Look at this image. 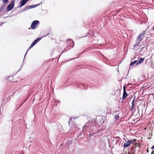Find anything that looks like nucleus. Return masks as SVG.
Returning <instances> with one entry per match:
<instances>
[{"label": "nucleus", "mask_w": 154, "mask_h": 154, "mask_svg": "<svg viewBox=\"0 0 154 154\" xmlns=\"http://www.w3.org/2000/svg\"><path fill=\"white\" fill-rule=\"evenodd\" d=\"M70 79L69 78H68L67 81H65L64 83H63V84L66 85L67 84H69L70 86H73L74 87H85V85L83 83H79L77 82H72V83L71 82L69 83V81Z\"/></svg>", "instance_id": "obj_1"}, {"label": "nucleus", "mask_w": 154, "mask_h": 154, "mask_svg": "<svg viewBox=\"0 0 154 154\" xmlns=\"http://www.w3.org/2000/svg\"><path fill=\"white\" fill-rule=\"evenodd\" d=\"M67 42L69 41V42H68V44L67 45L66 48L60 54L59 57L63 53L69 50L70 48H73L74 47V43L72 40H71V39H68L67 40Z\"/></svg>", "instance_id": "obj_2"}, {"label": "nucleus", "mask_w": 154, "mask_h": 154, "mask_svg": "<svg viewBox=\"0 0 154 154\" xmlns=\"http://www.w3.org/2000/svg\"><path fill=\"white\" fill-rule=\"evenodd\" d=\"M42 3V2H41L38 4L35 5H28L26 6L23 9L21 10L20 12V13H21L22 12H24L25 11L31 8H34L37 7L39 6Z\"/></svg>", "instance_id": "obj_3"}, {"label": "nucleus", "mask_w": 154, "mask_h": 154, "mask_svg": "<svg viewBox=\"0 0 154 154\" xmlns=\"http://www.w3.org/2000/svg\"><path fill=\"white\" fill-rule=\"evenodd\" d=\"M15 0H12L10 4L7 6L6 10V12H8L12 10L14 8L15 5Z\"/></svg>", "instance_id": "obj_4"}, {"label": "nucleus", "mask_w": 154, "mask_h": 154, "mask_svg": "<svg viewBox=\"0 0 154 154\" xmlns=\"http://www.w3.org/2000/svg\"><path fill=\"white\" fill-rule=\"evenodd\" d=\"M40 24L39 21L38 20L33 21L31 25V28L32 29L34 30L36 29Z\"/></svg>", "instance_id": "obj_5"}, {"label": "nucleus", "mask_w": 154, "mask_h": 154, "mask_svg": "<svg viewBox=\"0 0 154 154\" xmlns=\"http://www.w3.org/2000/svg\"><path fill=\"white\" fill-rule=\"evenodd\" d=\"M125 88L126 87H123L124 91L123 94V97H122V98L123 100H125L128 95L126 93Z\"/></svg>", "instance_id": "obj_6"}, {"label": "nucleus", "mask_w": 154, "mask_h": 154, "mask_svg": "<svg viewBox=\"0 0 154 154\" xmlns=\"http://www.w3.org/2000/svg\"><path fill=\"white\" fill-rule=\"evenodd\" d=\"M27 2H26L22 0H21L20 2V5L19 6H18L17 8H21L23 6H24L26 4Z\"/></svg>", "instance_id": "obj_7"}, {"label": "nucleus", "mask_w": 154, "mask_h": 154, "mask_svg": "<svg viewBox=\"0 0 154 154\" xmlns=\"http://www.w3.org/2000/svg\"><path fill=\"white\" fill-rule=\"evenodd\" d=\"M98 119H99V120L96 119V120L97 121V122L99 123V124L102 125L103 124L104 122V119H103V117H100L98 118Z\"/></svg>", "instance_id": "obj_8"}, {"label": "nucleus", "mask_w": 154, "mask_h": 154, "mask_svg": "<svg viewBox=\"0 0 154 154\" xmlns=\"http://www.w3.org/2000/svg\"><path fill=\"white\" fill-rule=\"evenodd\" d=\"M131 143V140H128L126 143H125L123 145L124 148H125L128 147Z\"/></svg>", "instance_id": "obj_9"}, {"label": "nucleus", "mask_w": 154, "mask_h": 154, "mask_svg": "<svg viewBox=\"0 0 154 154\" xmlns=\"http://www.w3.org/2000/svg\"><path fill=\"white\" fill-rule=\"evenodd\" d=\"M42 39L41 37L35 39L32 43L34 45H35L38 42H39Z\"/></svg>", "instance_id": "obj_10"}, {"label": "nucleus", "mask_w": 154, "mask_h": 154, "mask_svg": "<svg viewBox=\"0 0 154 154\" xmlns=\"http://www.w3.org/2000/svg\"><path fill=\"white\" fill-rule=\"evenodd\" d=\"M143 37L141 36V35H139L137 38V42H140L143 39Z\"/></svg>", "instance_id": "obj_11"}, {"label": "nucleus", "mask_w": 154, "mask_h": 154, "mask_svg": "<svg viewBox=\"0 0 154 154\" xmlns=\"http://www.w3.org/2000/svg\"><path fill=\"white\" fill-rule=\"evenodd\" d=\"M138 61L137 60H135L133 62H131L130 64V66H132L134 65V64H136V65H138V64H137Z\"/></svg>", "instance_id": "obj_12"}, {"label": "nucleus", "mask_w": 154, "mask_h": 154, "mask_svg": "<svg viewBox=\"0 0 154 154\" xmlns=\"http://www.w3.org/2000/svg\"><path fill=\"white\" fill-rule=\"evenodd\" d=\"M144 58H140L138 61L137 64L139 65L142 63L144 61Z\"/></svg>", "instance_id": "obj_13"}, {"label": "nucleus", "mask_w": 154, "mask_h": 154, "mask_svg": "<svg viewBox=\"0 0 154 154\" xmlns=\"http://www.w3.org/2000/svg\"><path fill=\"white\" fill-rule=\"evenodd\" d=\"M34 46V45L32 43L31 45H30V46L29 47V48H28V50L27 51H26L25 54V55H24V58H25V57L26 56V54L28 52V50H30L31 48L32 47H33V46Z\"/></svg>", "instance_id": "obj_14"}, {"label": "nucleus", "mask_w": 154, "mask_h": 154, "mask_svg": "<svg viewBox=\"0 0 154 154\" xmlns=\"http://www.w3.org/2000/svg\"><path fill=\"white\" fill-rule=\"evenodd\" d=\"M147 49V47H146V46H144L143 47H142L141 48V49L140 50V51L139 52L140 53H141V52L143 51V50H145V51H146V50Z\"/></svg>", "instance_id": "obj_15"}, {"label": "nucleus", "mask_w": 154, "mask_h": 154, "mask_svg": "<svg viewBox=\"0 0 154 154\" xmlns=\"http://www.w3.org/2000/svg\"><path fill=\"white\" fill-rule=\"evenodd\" d=\"M134 99L132 102V106L131 108V110H132L134 109Z\"/></svg>", "instance_id": "obj_16"}, {"label": "nucleus", "mask_w": 154, "mask_h": 154, "mask_svg": "<svg viewBox=\"0 0 154 154\" xmlns=\"http://www.w3.org/2000/svg\"><path fill=\"white\" fill-rule=\"evenodd\" d=\"M6 4H3L2 6L0 7V10L1 11H2V10H3L4 8L5 7V5H6Z\"/></svg>", "instance_id": "obj_17"}, {"label": "nucleus", "mask_w": 154, "mask_h": 154, "mask_svg": "<svg viewBox=\"0 0 154 154\" xmlns=\"http://www.w3.org/2000/svg\"><path fill=\"white\" fill-rule=\"evenodd\" d=\"M3 4L7 5L8 3L9 0H2Z\"/></svg>", "instance_id": "obj_18"}, {"label": "nucleus", "mask_w": 154, "mask_h": 154, "mask_svg": "<svg viewBox=\"0 0 154 154\" xmlns=\"http://www.w3.org/2000/svg\"><path fill=\"white\" fill-rule=\"evenodd\" d=\"M146 32V31L144 30L142 32H141V33H140L139 35H141V36L142 37H144L143 35H144Z\"/></svg>", "instance_id": "obj_19"}, {"label": "nucleus", "mask_w": 154, "mask_h": 154, "mask_svg": "<svg viewBox=\"0 0 154 154\" xmlns=\"http://www.w3.org/2000/svg\"><path fill=\"white\" fill-rule=\"evenodd\" d=\"M116 3H115L114 2H112L110 4V7H112L113 6L115 7L117 5H115V4Z\"/></svg>", "instance_id": "obj_20"}, {"label": "nucleus", "mask_w": 154, "mask_h": 154, "mask_svg": "<svg viewBox=\"0 0 154 154\" xmlns=\"http://www.w3.org/2000/svg\"><path fill=\"white\" fill-rule=\"evenodd\" d=\"M101 56L103 57L105 60L107 61V62H108V61H110L109 59L105 57L103 55H101Z\"/></svg>", "instance_id": "obj_21"}, {"label": "nucleus", "mask_w": 154, "mask_h": 154, "mask_svg": "<svg viewBox=\"0 0 154 154\" xmlns=\"http://www.w3.org/2000/svg\"><path fill=\"white\" fill-rule=\"evenodd\" d=\"M119 115H115V118L116 120H117L119 118Z\"/></svg>", "instance_id": "obj_22"}, {"label": "nucleus", "mask_w": 154, "mask_h": 154, "mask_svg": "<svg viewBox=\"0 0 154 154\" xmlns=\"http://www.w3.org/2000/svg\"><path fill=\"white\" fill-rule=\"evenodd\" d=\"M136 139H134L132 141L131 140V144H134V143H135V142L136 141Z\"/></svg>", "instance_id": "obj_23"}, {"label": "nucleus", "mask_w": 154, "mask_h": 154, "mask_svg": "<svg viewBox=\"0 0 154 154\" xmlns=\"http://www.w3.org/2000/svg\"><path fill=\"white\" fill-rule=\"evenodd\" d=\"M140 42H137L136 41V43L135 44V45L136 46H138Z\"/></svg>", "instance_id": "obj_24"}, {"label": "nucleus", "mask_w": 154, "mask_h": 154, "mask_svg": "<svg viewBox=\"0 0 154 154\" xmlns=\"http://www.w3.org/2000/svg\"><path fill=\"white\" fill-rule=\"evenodd\" d=\"M23 64L21 65V66H20V69H19L18 70V72L20 70V69L21 68H22V67H23Z\"/></svg>", "instance_id": "obj_25"}, {"label": "nucleus", "mask_w": 154, "mask_h": 154, "mask_svg": "<svg viewBox=\"0 0 154 154\" xmlns=\"http://www.w3.org/2000/svg\"><path fill=\"white\" fill-rule=\"evenodd\" d=\"M11 77V76H7V77H6V79H7V80L8 79H9L10 77Z\"/></svg>", "instance_id": "obj_26"}, {"label": "nucleus", "mask_w": 154, "mask_h": 154, "mask_svg": "<svg viewBox=\"0 0 154 154\" xmlns=\"http://www.w3.org/2000/svg\"><path fill=\"white\" fill-rule=\"evenodd\" d=\"M37 86H39V87H40V86L42 87V84H40V83H39V84Z\"/></svg>", "instance_id": "obj_27"}, {"label": "nucleus", "mask_w": 154, "mask_h": 154, "mask_svg": "<svg viewBox=\"0 0 154 154\" xmlns=\"http://www.w3.org/2000/svg\"><path fill=\"white\" fill-rule=\"evenodd\" d=\"M5 23V22H2V23H1V24H0V26H1L2 25V24H4V23Z\"/></svg>", "instance_id": "obj_28"}, {"label": "nucleus", "mask_w": 154, "mask_h": 154, "mask_svg": "<svg viewBox=\"0 0 154 154\" xmlns=\"http://www.w3.org/2000/svg\"><path fill=\"white\" fill-rule=\"evenodd\" d=\"M85 50H84V51H82V52H81V53H80V54H82L83 53H84V52H85Z\"/></svg>", "instance_id": "obj_29"}, {"label": "nucleus", "mask_w": 154, "mask_h": 154, "mask_svg": "<svg viewBox=\"0 0 154 154\" xmlns=\"http://www.w3.org/2000/svg\"><path fill=\"white\" fill-rule=\"evenodd\" d=\"M75 58H72V59H70V60H68V61H69L71 60H73V59H75Z\"/></svg>", "instance_id": "obj_30"}, {"label": "nucleus", "mask_w": 154, "mask_h": 154, "mask_svg": "<svg viewBox=\"0 0 154 154\" xmlns=\"http://www.w3.org/2000/svg\"><path fill=\"white\" fill-rule=\"evenodd\" d=\"M48 35H49V34H47V35H44V36H43V37H46Z\"/></svg>", "instance_id": "obj_31"}, {"label": "nucleus", "mask_w": 154, "mask_h": 154, "mask_svg": "<svg viewBox=\"0 0 154 154\" xmlns=\"http://www.w3.org/2000/svg\"><path fill=\"white\" fill-rule=\"evenodd\" d=\"M136 47V46H135V45H134V46H133L134 49Z\"/></svg>", "instance_id": "obj_32"}, {"label": "nucleus", "mask_w": 154, "mask_h": 154, "mask_svg": "<svg viewBox=\"0 0 154 154\" xmlns=\"http://www.w3.org/2000/svg\"><path fill=\"white\" fill-rule=\"evenodd\" d=\"M135 146H137V145H138V143H135Z\"/></svg>", "instance_id": "obj_33"}, {"label": "nucleus", "mask_w": 154, "mask_h": 154, "mask_svg": "<svg viewBox=\"0 0 154 154\" xmlns=\"http://www.w3.org/2000/svg\"><path fill=\"white\" fill-rule=\"evenodd\" d=\"M152 149H154V145L151 147Z\"/></svg>", "instance_id": "obj_34"}, {"label": "nucleus", "mask_w": 154, "mask_h": 154, "mask_svg": "<svg viewBox=\"0 0 154 154\" xmlns=\"http://www.w3.org/2000/svg\"><path fill=\"white\" fill-rule=\"evenodd\" d=\"M122 9V8H120V9H119V11H121V9Z\"/></svg>", "instance_id": "obj_35"}, {"label": "nucleus", "mask_w": 154, "mask_h": 154, "mask_svg": "<svg viewBox=\"0 0 154 154\" xmlns=\"http://www.w3.org/2000/svg\"><path fill=\"white\" fill-rule=\"evenodd\" d=\"M68 85H65L64 87H68Z\"/></svg>", "instance_id": "obj_36"}, {"label": "nucleus", "mask_w": 154, "mask_h": 154, "mask_svg": "<svg viewBox=\"0 0 154 154\" xmlns=\"http://www.w3.org/2000/svg\"><path fill=\"white\" fill-rule=\"evenodd\" d=\"M147 152H149V151H148V149H147Z\"/></svg>", "instance_id": "obj_37"}, {"label": "nucleus", "mask_w": 154, "mask_h": 154, "mask_svg": "<svg viewBox=\"0 0 154 154\" xmlns=\"http://www.w3.org/2000/svg\"><path fill=\"white\" fill-rule=\"evenodd\" d=\"M124 87H126L125 85H124V86H123Z\"/></svg>", "instance_id": "obj_38"}, {"label": "nucleus", "mask_w": 154, "mask_h": 154, "mask_svg": "<svg viewBox=\"0 0 154 154\" xmlns=\"http://www.w3.org/2000/svg\"><path fill=\"white\" fill-rule=\"evenodd\" d=\"M151 154H153V153H152H152H151Z\"/></svg>", "instance_id": "obj_39"}, {"label": "nucleus", "mask_w": 154, "mask_h": 154, "mask_svg": "<svg viewBox=\"0 0 154 154\" xmlns=\"http://www.w3.org/2000/svg\"><path fill=\"white\" fill-rule=\"evenodd\" d=\"M1 0H0V1H1Z\"/></svg>", "instance_id": "obj_40"}]
</instances>
